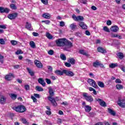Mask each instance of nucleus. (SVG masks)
<instances>
[{"mask_svg": "<svg viewBox=\"0 0 125 125\" xmlns=\"http://www.w3.org/2000/svg\"><path fill=\"white\" fill-rule=\"evenodd\" d=\"M72 47H73V43L66 39L64 43V47H63V50L70 51Z\"/></svg>", "mask_w": 125, "mask_h": 125, "instance_id": "f257e3e1", "label": "nucleus"}, {"mask_svg": "<svg viewBox=\"0 0 125 125\" xmlns=\"http://www.w3.org/2000/svg\"><path fill=\"white\" fill-rule=\"evenodd\" d=\"M13 110L18 112L19 113H24L26 111V107L24 105H18V106H14L12 108Z\"/></svg>", "mask_w": 125, "mask_h": 125, "instance_id": "f03ea898", "label": "nucleus"}, {"mask_svg": "<svg viewBox=\"0 0 125 125\" xmlns=\"http://www.w3.org/2000/svg\"><path fill=\"white\" fill-rule=\"evenodd\" d=\"M66 38L59 39L56 40V43L57 46H65V42H66Z\"/></svg>", "mask_w": 125, "mask_h": 125, "instance_id": "7ed1b4c3", "label": "nucleus"}, {"mask_svg": "<svg viewBox=\"0 0 125 125\" xmlns=\"http://www.w3.org/2000/svg\"><path fill=\"white\" fill-rule=\"evenodd\" d=\"M87 83L88 84H90V85H91V86H93V87H94V88H98L99 87L95 81L92 79H88Z\"/></svg>", "mask_w": 125, "mask_h": 125, "instance_id": "20e7f679", "label": "nucleus"}, {"mask_svg": "<svg viewBox=\"0 0 125 125\" xmlns=\"http://www.w3.org/2000/svg\"><path fill=\"white\" fill-rule=\"evenodd\" d=\"M83 95L84 99L88 102H92V101H93L92 97L88 96L87 93H83Z\"/></svg>", "mask_w": 125, "mask_h": 125, "instance_id": "39448f33", "label": "nucleus"}, {"mask_svg": "<svg viewBox=\"0 0 125 125\" xmlns=\"http://www.w3.org/2000/svg\"><path fill=\"white\" fill-rule=\"evenodd\" d=\"M72 17L74 19V20H75L76 21H83V20L84 19L83 17L82 16H78L77 17L76 15H72Z\"/></svg>", "mask_w": 125, "mask_h": 125, "instance_id": "423d86ee", "label": "nucleus"}, {"mask_svg": "<svg viewBox=\"0 0 125 125\" xmlns=\"http://www.w3.org/2000/svg\"><path fill=\"white\" fill-rule=\"evenodd\" d=\"M63 72L64 75H66V76H68V77H74L75 75L74 72L68 70L64 69Z\"/></svg>", "mask_w": 125, "mask_h": 125, "instance_id": "0eeeda50", "label": "nucleus"}, {"mask_svg": "<svg viewBox=\"0 0 125 125\" xmlns=\"http://www.w3.org/2000/svg\"><path fill=\"white\" fill-rule=\"evenodd\" d=\"M17 16H18V14L17 13H14L8 15V18H9V19H10V20H13L15 19V18H16Z\"/></svg>", "mask_w": 125, "mask_h": 125, "instance_id": "6e6552de", "label": "nucleus"}, {"mask_svg": "<svg viewBox=\"0 0 125 125\" xmlns=\"http://www.w3.org/2000/svg\"><path fill=\"white\" fill-rule=\"evenodd\" d=\"M48 99L49 101H50L51 103L53 104V106H57V104L56 103V101H55V99L51 96H48Z\"/></svg>", "mask_w": 125, "mask_h": 125, "instance_id": "1a4fd4ad", "label": "nucleus"}, {"mask_svg": "<svg viewBox=\"0 0 125 125\" xmlns=\"http://www.w3.org/2000/svg\"><path fill=\"white\" fill-rule=\"evenodd\" d=\"M118 104L120 107H121V108H125V103L124 100L119 99Z\"/></svg>", "mask_w": 125, "mask_h": 125, "instance_id": "9d476101", "label": "nucleus"}, {"mask_svg": "<svg viewBox=\"0 0 125 125\" xmlns=\"http://www.w3.org/2000/svg\"><path fill=\"white\" fill-rule=\"evenodd\" d=\"M96 101L99 102L101 106H102V107H106V103L104 101H103V100L101 99H96Z\"/></svg>", "mask_w": 125, "mask_h": 125, "instance_id": "9b49d317", "label": "nucleus"}, {"mask_svg": "<svg viewBox=\"0 0 125 125\" xmlns=\"http://www.w3.org/2000/svg\"><path fill=\"white\" fill-rule=\"evenodd\" d=\"M34 63L37 68H39V69L42 68V62L39 61L35 60L34 61Z\"/></svg>", "mask_w": 125, "mask_h": 125, "instance_id": "f8f14e48", "label": "nucleus"}, {"mask_svg": "<svg viewBox=\"0 0 125 125\" xmlns=\"http://www.w3.org/2000/svg\"><path fill=\"white\" fill-rule=\"evenodd\" d=\"M79 25L83 29L86 30L87 29V26L83 21L79 22Z\"/></svg>", "mask_w": 125, "mask_h": 125, "instance_id": "ddd939ff", "label": "nucleus"}, {"mask_svg": "<svg viewBox=\"0 0 125 125\" xmlns=\"http://www.w3.org/2000/svg\"><path fill=\"white\" fill-rule=\"evenodd\" d=\"M0 13H8L9 12V9L7 8L0 7Z\"/></svg>", "mask_w": 125, "mask_h": 125, "instance_id": "4468645a", "label": "nucleus"}, {"mask_svg": "<svg viewBox=\"0 0 125 125\" xmlns=\"http://www.w3.org/2000/svg\"><path fill=\"white\" fill-rule=\"evenodd\" d=\"M110 31L114 33H117L119 31V27L117 25L112 26L110 28Z\"/></svg>", "mask_w": 125, "mask_h": 125, "instance_id": "2eb2a0df", "label": "nucleus"}, {"mask_svg": "<svg viewBox=\"0 0 125 125\" xmlns=\"http://www.w3.org/2000/svg\"><path fill=\"white\" fill-rule=\"evenodd\" d=\"M42 17L45 19H50L51 18V15L48 13H45L42 14Z\"/></svg>", "mask_w": 125, "mask_h": 125, "instance_id": "dca6fc26", "label": "nucleus"}, {"mask_svg": "<svg viewBox=\"0 0 125 125\" xmlns=\"http://www.w3.org/2000/svg\"><path fill=\"white\" fill-rule=\"evenodd\" d=\"M38 83H40V84H42V86H45V85L46 83L44 82V80L42 78H39L38 79Z\"/></svg>", "mask_w": 125, "mask_h": 125, "instance_id": "f3484780", "label": "nucleus"}, {"mask_svg": "<svg viewBox=\"0 0 125 125\" xmlns=\"http://www.w3.org/2000/svg\"><path fill=\"white\" fill-rule=\"evenodd\" d=\"M55 73L57 76H63V75H64V70H63L62 71L57 70L55 71Z\"/></svg>", "mask_w": 125, "mask_h": 125, "instance_id": "a211bd4d", "label": "nucleus"}, {"mask_svg": "<svg viewBox=\"0 0 125 125\" xmlns=\"http://www.w3.org/2000/svg\"><path fill=\"white\" fill-rule=\"evenodd\" d=\"M48 89H49V94L50 95L49 96H51L52 97L53 96V95H54V92H53V89L51 87H49Z\"/></svg>", "mask_w": 125, "mask_h": 125, "instance_id": "6ab92c4d", "label": "nucleus"}, {"mask_svg": "<svg viewBox=\"0 0 125 125\" xmlns=\"http://www.w3.org/2000/svg\"><path fill=\"white\" fill-rule=\"evenodd\" d=\"M68 63H71L72 65H75L76 63V60H74L73 58H69L68 60Z\"/></svg>", "mask_w": 125, "mask_h": 125, "instance_id": "aec40b11", "label": "nucleus"}, {"mask_svg": "<svg viewBox=\"0 0 125 125\" xmlns=\"http://www.w3.org/2000/svg\"><path fill=\"white\" fill-rule=\"evenodd\" d=\"M5 97L3 96H0V104H4L5 103Z\"/></svg>", "mask_w": 125, "mask_h": 125, "instance_id": "412c9836", "label": "nucleus"}, {"mask_svg": "<svg viewBox=\"0 0 125 125\" xmlns=\"http://www.w3.org/2000/svg\"><path fill=\"white\" fill-rule=\"evenodd\" d=\"M79 53H80V54H82L83 55H85V56H89V55H88V53L85 52L84 50H80Z\"/></svg>", "mask_w": 125, "mask_h": 125, "instance_id": "4be33fe9", "label": "nucleus"}, {"mask_svg": "<svg viewBox=\"0 0 125 125\" xmlns=\"http://www.w3.org/2000/svg\"><path fill=\"white\" fill-rule=\"evenodd\" d=\"M12 75V73H9V75L5 76V79L6 80V81H11Z\"/></svg>", "mask_w": 125, "mask_h": 125, "instance_id": "5701e85b", "label": "nucleus"}, {"mask_svg": "<svg viewBox=\"0 0 125 125\" xmlns=\"http://www.w3.org/2000/svg\"><path fill=\"white\" fill-rule=\"evenodd\" d=\"M108 113L112 116H116V112L111 108L108 109Z\"/></svg>", "mask_w": 125, "mask_h": 125, "instance_id": "b1692460", "label": "nucleus"}, {"mask_svg": "<svg viewBox=\"0 0 125 125\" xmlns=\"http://www.w3.org/2000/svg\"><path fill=\"white\" fill-rule=\"evenodd\" d=\"M98 51L99 52H101V53H106V50L104 49V48L101 47H99L98 48Z\"/></svg>", "mask_w": 125, "mask_h": 125, "instance_id": "393cba45", "label": "nucleus"}, {"mask_svg": "<svg viewBox=\"0 0 125 125\" xmlns=\"http://www.w3.org/2000/svg\"><path fill=\"white\" fill-rule=\"evenodd\" d=\"M100 63V62L98 61H96L95 62H93V67H95V68H97V67H98V66H99V64Z\"/></svg>", "mask_w": 125, "mask_h": 125, "instance_id": "a878e982", "label": "nucleus"}, {"mask_svg": "<svg viewBox=\"0 0 125 125\" xmlns=\"http://www.w3.org/2000/svg\"><path fill=\"white\" fill-rule=\"evenodd\" d=\"M32 25L31 24V23L26 22V23L25 24V28H26V29H27V30H32L31 29V27Z\"/></svg>", "mask_w": 125, "mask_h": 125, "instance_id": "bb28decb", "label": "nucleus"}, {"mask_svg": "<svg viewBox=\"0 0 125 125\" xmlns=\"http://www.w3.org/2000/svg\"><path fill=\"white\" fill-rule=\"evenodd\" d=\"M85 112H88L90 111H91V106H89V105H85Z\"/></svg>", "mask_w": 125, "mask_h": 125, "instance_id": "cd10ccee", "label": "nucleus"}, {"mask_svg": "<svg viewBox=\"0 0 125 125\" xmlns=\"http://www.w3.org/2000/svg\"><path fill=\"white\" fill-rule=\"evenodd\" d=\"M70 28H71V30H76L77 29V25L75 23H72L70 25Z\"/></svg>", "mask_w": 125, "mask_h": 125, "instance_id": "c85d7f7f", "label": "nucleus"}, {"mask_svg": "<svg viewBox=\"0 0 125 125\" xmlns=\"http://www.w3.org/2000/svg\"><path fill=\"white\" fill-rule=\"evenodd\" d=\"M98 85H99V86H100V87H105V84H104V83L102 82H98Z\"/></svg>", "mask_w": 125, "mask_h": 125, "instance_id": "c756f323", "label": "nucleus"}, {"mask_svg": "<svg viewBox=\"0 0 125 125\" xmlns=\"http://www.w3.org/2000/svg\"><path fill=\"white\" fill-rule=\"evenodd\" d=\"M10 97L13 100H15V99H16L17 98V95L14 94V93H11L10 94Z\"/></svg>", "mask_w": 125, "mask_h": 125, "instance_id": "7c9ffc66", "label": "nucleus"}, {"mask_svg": "<svg viewBox=\"0 0 125 125\" xmlns=\"http://www.w3.org/2000/svg\"><path fill=\"white\" fill-rule=\"evenodd\" d=\"M29 44L32 48H36V44L34 41L30 42Z\"/></svg>", "mask_w": 125, "mask_h": 125, "instance_id": "2f4dec72", "label": "nucleus"}, {"mask_svg": "<svg viewBox=\"0 0 125 125\" xmlns=\"http://www.w3.org/2000/svg\"><path fill=\"white\" fill-rule=\"evenodd\" d=\"M35 88L37 91H43V88L40 86H36Z\"/></svg>", "mask_w": 125, "mask_h": 125, "instance_id": "473e14b6", "label": "nucleus"}, {"mask_svg": "<svg viewBox=\"0 0 125 125\" xmlns=\"http://www.w3.org/2000/svg\"><path fill=\"white\" fill-rule=\"evenodd\" d=\"M116 67H118V63H111L109 64V68H111L112 69H114Z\"/></svg>", "mask_w": 125, "mask_h": 125, "instance_id": "72a5a7b5", "label": "nucleus"}, {"mask_svg": "<svg viewBox=\"0 0 125 125\" xmlns=\"http://www.w3.org/2000/svg\"><path fill=\"white\" fill-rule=\"evenodd\" d=\"M27 70L28 73L30 74V76H34L35 75V72H34V71L30 69V68L27 67Z\"/></svg>", "mask_w": 125, "mask_h": 125, "instance_id": "f704fd0d", "label": "nucleus"}, {"mask_svg": "<svg viewBox=\"0 0 125 125\" xmlns=\"http://www.w3.org/2000/svg\"><path fill=\"white\" fill-rule=\"evenodd\" d=\"M116 87L117 89H119V90L123 89V88H124V86L121 84H118L117 85H116Z\"/></svg>", "mask_w": 125, "mask_h": 125, "instance_id": "c9c22d12", "label": "nucleus"}, {"mask_svg": "<svg viewBox=\"0 0 125 125\" xmlns=\"http://www.w3.org/2000/svg\"><path fill=\"white\" fill-rule=\"evenodd\" d=\"M60 58L62 59V60H63V61H65L66 59H67V58H66V56L64 54H61L60 55Z\"/></svg>", "mask_w": 125, "mask_h": 125, "instance_id": "e433bc0d", "label": "nucleus"}, {"mask_svg": "<svg viewBox=\"0 0 125 125\" xmlns=\"http://www.w3.org/2000/svg\"><path fill=\"white\" fill-rule=\"evenodd\" d=\"M21 121L22 122L23 124H25V125H29V123L27 122V120L25 118H21Z\"/></svg>", "mask_w": 125, "mask_h": 125, "instance_id": "4c0bfd02", "label": "nucleus"}, {"mask_svg": "<svg viewBox=\"0 0 125 125\" xmlns=\"http://www.w3.org/2000/svg\"><path fill=\"white\" fill-rule=\"evenodd\" d=\"M4 59V56L0 54V62L2 64H3V63Z\"/></svg>", "mask_w": 125, "mask_h": 125, "instance_id": "58836bf2", "label": "nucleus"}, {"mask_svg": "<svg viewBox=\"0 0 125 125\" xmlns=\"http://www.w3.org/2000/svg\"><path fill=\"white\" fill-rule=\"evenodd\" d=\"M46 37L49 39V40H51L52 39V38H53L51 34L49 33H47L46 34Z\"/></svg>", "mask_w": 125, "mask_h": 125, "instance_id": "ea45409f", "label": "nucleus"}, {"mask_svg": "<svg viewBox=\"0 0 125 125\" xmlns=\"http://www.w3.org/2000/svg\"><path fill=\"white\" fill-rule=\"evenodd\" d=\"M117 56L120 59H123L124 58V54L122 53H118L117 54Z\"/></svg>", "mask_w": 125, "mask_h": 125, "instance_id": "a19ab883", "label": "nucleus"}, {"mask_svg": "<svg viewBox=\"0 0 125 125\" xmlns=\"http://www.w3.org/2000/svg\"><path fill=\"white\" fill-rule=\"evenodd\" d=\"M103 30L105 32H107V33H109L110 32V30L109 29V28H108V27L107 26H104Z\"/></svg>", "mask_w": 125, "mask_h": 125, "instance_id": "79ce46f5", "label": "nucleus"}, {"mask_svg": "<svg viewBox=\"0 0 125 125\" xmlns=\"http://www.w3.org/2000/svg\"><path fill=\"white\" fill-rule=\"evenodd\" d=\"M10 6L12 9H17V7H16V6H15V4H11L10 5Z\"/></svg>", "mask_w": 125, "mask_h": 125, "instance_id": "37998d69", "label": "nucleus"}, {"mask_svg": "<svg viewBox=\"0 0 125 125\" xmlns=\"http://www.w3.org/2000/svg\"><path fill=\"white\" fill-rule=\"evenodd\" d=\"M42 22L45 23V24H46V25H49V24L50 23V21L49 20L42 21Z\"/></svg>", "mask_w": 125, "mask_h": 125, "instance_id": "c03bdc74", "label": "nucleus"}, {"mask_svg": "<svg viewBox=\"0 0 125 125\" xmlns=\"http://www.w3.org/2000/svg\"><path fill=\"white\" fill-rule=\"evenodd\" d=\"M11 43L12 45H16V44H17L18 42H17V41H16L15 40H12L11 41Z\"/></svg>", "mask_w": 125, "mask_h": 125, "instance_id": "a18cd8bd", "label": "nucleus"}, {"mask_svg": "<svg viewBox=\"0 0 125 125\" xmlns=\"http://www.w3.org/2000/svg\"><path fill=\"white\" fill-rule=\"evenodd\" d=\"M15 53L17 55H19V54H22L23 51L21 50H18Z\"/></svg>", "mask_w": 125, "mask_h": 125, "instance_id": "49530a36", "label": "nucleus"}, {"mask_svg": "<svg viewBox=\"0 0 125 125\" xmlns=\"http://www.w3.org/2000/svg\"><path fill=\"white\" fill-rule=\"evenodd\" d=\"M45 81L46 83H47V84H50L51 83V80H50V79L46 78L45 79Z\"/></svg>", "mask_w": 125, "mask_h": 125, "instance_id": "de8ad7c7", "label": "nucleus"}, {"mask_svg": "<svg viewBox=\"0 0 125 125\" xmlns=\"http://www.w3.org/2000/svg\"><path fill=\"white\" fill-rule=\"evenodd\" d=\"M42 3L46 5L48 3V0H41Z\"/></svg>", "mask_w": 125, "mask_h": 125, "instance_id": "09e8293b", "label": "nucleus"}, {"mask_svg": "<svg viewBox=\"0 0 125 125\" xmlns=\"http://www.w3.org/2000/svg\"><path fill=\"white\" fill-rule=\"evenodd\" d=\"M48 54L49 55H53L54 54V51L52 50H50L48 51Z\"/></svg>", "mask_w": 125, "mask_h": 125, "instance_id": "8fccbe9b", "label": "nucleus"}, {"mask_svg": "<svg viewBox=\"0 0 125 125\" xmlns=\"http://www.w3.org/2000/svg\"><path fill=\"white\" fill-rule=\"evenodd\" d=\"M31 99H32L33 102L34 103H37L38 102V100H37V99L34 97L33 96H31Z\"/></svg>", "mask_w": 125, "mask_h": 125, "instance_id": "3c124183", "label": "nucleus"}, {"mask_svg": "<svg viewBox=\"0 0 125 125\" xmlns=\"http://www.w3.org/2000/svg\"><path fill=\"white\" fill-rule=\"evenodd\" d=\"M24 89L25 90H30V86L28 84L25 85Z\"/></svg>", "mask_w": 125, "mask_h": 125, "instance_id": "603ef678", "label": "nucleus"}, {"mask_svg": "<svg viewBox=\"0 0 125 125\" xmlns=\"http://www.w3.org/2000/svg\"><path fill=\"white\" fill-rule=\"evenodd\" d=\"M0 44H5V42H4V40H3V39H0Z\"/></svg>", "mask_w": 125, "mask_h": 125, "instance_id": "864d4df0", "label": "nucleus"}, {"mask_svg": "<svg viewBox=\"0 0 125 125\" xmlns=\"http://www.w3.org/2000/svg\"><path fill=\"white\" fill-rule=\"evenodd\" d=\"M116 83H122V81L120 79H117L115 81Z\"/></svg>", "mask_w": 125, "mask_h": 125, "instance_id": "5fc2aeb1", "label": "nucleus"}, {"mask_svg": "<svg viewBox=\"0 0 125 125\" xmlns=\"http://www.w3.org/2000/svg\"><path fill=\"white\" fill-rule=\"evenodd\" d=\"M99 66H100V67H101V68H103V69L105 68V66H104V65H103V63H101V62H100Z\"/></svg>", "mask_w": 125, "mask_h": 125, "instance_id": "6e6d98bb", "label": "nucleus"}, {"mask_svg": "<svg viewBox=\"0 0 125 125\" xmlns=\"http://www.w3.org/2000/svg\"><path fill=\"white\" fill-rule=\"evenodd\" d=\"M26 62H27L28 64H30V65H32V64H33V62H32V61H31V60L29 59H26Z\"/></svg>", "mask_w": 125, "mask_h": 125, "instance_id": "4d7b16f0", "label": "nucleus"}, {"mask_svg": "<svg viewBox=\"0 0 125 125\" xmlns=\"http://www.w3.org/2000/svg\"><path fill=\"white\" fill-rule=\"evenodd\" d=\"M106 24L107 25H108V26H110V25H112V21L110 20L107 21L106 22Z\"/></svg>", "mask_w": 125, "mask_h": 125, "instance_id": "13d9d810", "label": "nucleus"}, {"mask_svg": "<svg viewBox=\"0 0 125 125\" xmlns=\"http://www.w3.org/2000/svg\"><path fill=\"white\" fill-rule=\"evenodd\" d=\"M60 25L61 27H64V26H65V23L64 22V21H61L60 22Z\"/></svg>", "mask_w": 125, "mask_h": 125, "instance_id": "bf43d9fd", "label": "nucleus"}, {"mask_svg": "<svg viewBox=\"0 0 125 125\" xmlns=\"http://www.w3.org/2000/svg\"><path fill=\"white\" fill-rule=\"evenodd\" d=\"M80 2H81V3H83V4H86L87 2V0H81L80 1Z\"/></svg>", "mask_w": 125, "mask_h": 125, "instance_id": "052dcab7", "label": "nucleus"}, {"mask_svg": "<svg viewBox=\"0 0 125 125\" xmlns=\"http://www.w3.org/2000/svg\"><path fill=\"white\" fill-rule=\"evenodd\" d=\"M46 115H48V116L51 115V111L50 110H47L46 111Z\"/></svg>", "mask_w": 125, "mask_h": 125, "instance_id": "680f3d73", "label": "nucleus"}, {"mask_svg": "<svg viewBox=\"0 0 125 125\" xmlns=\"http://www.w3.org/2000/svg\"><path fill=\"white\" fill-rule=\"evenodd\" d=\"M0 28L1 29H6V26L5 25L1 24L0 25Z\"/></svg>", "mask_w": 125, "mask_h": 125, "instance_id": "e2e57ef3", "label": "nucleus"}, {"mask_svg": "<svg viewBox=\"0 0 125 125\" xmlns=\"http://www.w3.org/2000/svg\"><path fill=\"white\" fill-rule=\"evenodd\" d=\"M34 96L36 98H40L41 97L39 94H34Z\"/></svg>", "mask_w": 125, "mask_h": 125, "instance_id": "0e129e2a", "label": "nucleus"}, {"mask_svg": "<svg viewBox=\"0 0 125 125\" xmlns=\"http://www.w3.org/2000/svg\"><path fill=\"white\" fill-rule=\"evenodd\" d=\"M65 65L66 66V67H70L71 66V64L69 62H65Z\"/></svg>", "mask_w": 125, "mask_h": 125, "instance_id": "69168bd1", "label": "nucleus"}, {"mask_svg": "<svg viewBox=\"0 0 125 125\" xmlns=\"http://www.w3.org/2000/svg\"><path fill=\"white\" fill-rule=\"evenodd\" d=\"M32 34L33 35V36L34 37H38L39 36V33H38L37 32H33Z\"/></svg>", "mask_w": 125, "mask_h": 125, "instance_id": "338daca9", "label": "nucleus"}, {"mask_svg": "<svg viewBox=\"0 0 125 125\" xmlns=\"http://www.w3.org/2000/svg\"><path fill=\"white\" fill-rule=\"evenodd\" d=\"M48 69L49 70V71H51V72H52V70H53V68L51 66H47Z\"/></svg>", "mask_w": 125, "mask_h": 125, "instance_id": "774afa93", "label": "nucleus"}]
</instances>
